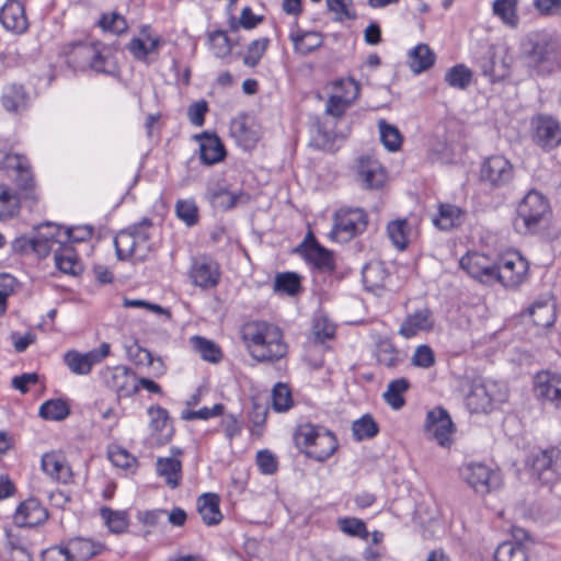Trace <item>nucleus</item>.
I'll list each match as a JSON object with an SVG mask.
<instances>
[{"instance_id":"nucleus-1","label":"nucleus","mask_w":561,"mask_h":561,"mask_svg":"<svg viewBox=\"0 0 561 561\" xmlns=\"http://www.w3.org/2000/svg\"><path fill=\"white\" fill-rule=\"evenodd\" d=\"M240 333L249 354L257 362L273 363L288 352L282 329L267 321H248L241 327Z\"/></svg>"},{"instance_id":"nucleus-2","label":"nucleus","mask_w":561,"mask_h":561,"mask_svg":"<svg viewBox=\"0 0 561 561\" xmlns=\"http://www.w3.org/2000/svg\"><path fill=\"white\" fill-rule=\"evenodd\" d=\"M59 56L75 72L92 70L98 73L114 75L118 70L110 50L99 42L65 43L59 49Z\"/></svg>"},{"instance_id":"nucleus-3","label":"nucleus","mask_w":561,"mask_h":561,"mask_svg":"<svg viewBox=\"0 0 561 561\" xmlns=\"http://www.w3.org/2000/svg\"><path fill=\"white\" fill-rule=\"evenodd\" d=\"M520 53L529 69L550 75L560 67L561 41L546 30L531 31L523 38Z\"/></svg>"},{"instance_id":"nucleus-4","label":"nucleus","mask_w":561,"mask_h":561,"mask_svg":"<svg viewBox=\"0 0 561 561\" xmlns=\"http://www.w3.org/2000/svg\"><path fill=\"white\" fill-rule=\"evenodd\" d=\"M152 229V220L145 217L139 222L119 230L114 238L117 259L134 263L146 261L153 251Z\"/></svg>"},{"instance_id":"nucleus-5","label":"nucleus","mask_w":561,"mask_h":561,"mask_svg":"<svg viewBox=\"0 0 561 561\" xmlns=\"http://www.w3.org/2000/svg\"><path fill=\"white\" fill-rule=\"evenodd\" d=\"M294 443L307 457L319 462L328 460L339 448L334 433L309 422L296 427Z\"/></svg>"},{"instance_id":"nucleus-6","label":"nucleus","mask_w":561,"mask_h":561,"mask_svg":"<svg viewBox=\"0 0 561 561\" xmlns=\"http://www.w3.org/2000/svg\"><path fill=\"white\" fill-rule=\"evenodd\" d=\"M550 215L549 199L539 191L530 190L517 204L515 229L525 234L536 233L548 222Z\"/></svg>"},{"instance_id":"nucleus-7","label":"nucleus","mask_w":561,"mask_h":561,"mask_svg":"<svg viewBox=\"0 0 561 561\" xmlns=\"http://www.w3.org/2000/svg\"><path fill=\"white\" fill-rule=\"evenodd\" d=\"M368 226V215L360 207H340L333 214V227L330 238L339 242H347L362 234Z\"/></svg>"},{"instance_id":"nucleus-8","label":"nucleus","mask_w":561,"mask_h":561,"mask_svg":"<svg viewBox=\"0 0 561 561\" xmlns=\"http://www.w3.org/2000/svg\"><path fill=\"white\" fill-rule=\"evenodd\" d=\"M505 388L493 380L474 381L466 396V407L471 413H488L495 404L506 400Z\"/></svg>"},{"instance_id":"nucleus-9","label":"nucleus","mask_w":561,"mask_h":561,"mask_svg":"<svg viewBox=\"0 0 561 561\" xmlns=\"http://www.w3.org/2000/svg\"><path fill=\"white\" fill-rule=\"evenodd\" d=\"M528 270V261L519 252H505L495 260L494 283L505 288H516L526 279Z\"/></svg>"},{"instance_id":"nucleus-10","label":"nucleus","mask_w":561,"mask_h":561,"mask_svg":"<svg viewBox=\"0 0 561 561\" xmlns=\"http://www.w3.org/2000/svg\"><path fill=\"white\" fill-rule=\"evenodd\" d=\"M531 476L542 484H554L561 480V449L550 447L534 453L529 459Z\"/></svg>"},{"instance_id":"nucleus-11","label":"nucleus","mask_w":561,"mask_h":561,"mask_svg":"<svg viewBox=\"0 0 561 561\" xmlns=\"http://www.w3.org/2000/svg\"><path fill=\"white\" fill-rule=\"evenodd\" d=\"M515 168L503 154H493L483 160L480 181L491 188H502L513 182Z\"/></svg>"},{"instance_id":"nucleus-12","label":"nucleus","mask_w":561,"mask_h":561,"mask_svg":"<svg viewBox=\"0 0 561 561\" xmlns=\"http://www.w3.org/2000/svg\"><path fill=\"white\" fill-rule=\"evenodd\" d=\"M304 260L316 270L323 273H332L335 270L333 252L322 247L309 232L304 241L295 250Z\"/></svg>"},{"instance_id":"nucleus-13","label":"nucleus","mask_w":561,"mask_h":561,"mask_svg":"<svg viewBox=\"0 0 561 561\" xmlns=\"http://www.w3.org/2000/svg\"><path fill=\"white\" fill-rule=\"evenodd\" d=\"M188 277L192 284L202 289L215 288L221 279L219 263L210 256L201 255L193 257Z\"/></svg>"},{"instance_id":"nucleus-14","label":"nucleus","mask_w":561,"mask_h":561,"mask_svg":"<svg viewBox=\"0 0 561 561\" xmlns=\"http://www.w3.org/2000/svg\"><path fill=\"white\" fill-rule=\"evenodd\" d=\"M111 353V345L106 342L101 343L98 348H93L87 353H80L70 350L64 355V363L75 375H88L94 365L100 364Z\"/></svg>"},{"instance_id":"nucleus-15","label":"nucleus","mask_w":561,"mask_h":561,"mask_svg":"<svg viewBox=\"0 0 561 561\" xmlns=\"http://www.w3.org/2000/svg\"><path fill=\"white\" fill-rule=\"evenodd\" d=\"M103 379L106 387L116 393L118 400L131 397L138 391L136 375L126 366L107 367L103 371Z\"/></svg>"},{"instance_id":"nucleus-16","label":"nucleus","mask_w":561,"mask_h":561,"mask_svg":"<svg viewBox=\"0 0 561 561\" xmlns=\"http://www.w3.org/2000/svg\"><path fill=\"white\" fill-rule=\"evenodd\" d=\"M533 139L545 150H551L561 144V126L549 115H538L533 122Z\"/></svg>"},{"instance_id":"nucleus-17","label":"nucleus","mask_w":561,"mask_h":561,"mask_svg":"<svg viewBox=\"0 0 561 561\" xmlns=\"http://www.w3.org/2000/svg\"><path fill=\"white\" fill-rule=\"evenodd\" d=\"M163 43L161 36H151L149 27L145 26L141 28V37H133L126 48L136 60L150 65L158 59Z\"/></svg>"},{"instance_id":"nucleus-18","label":"nucleus","mask_w":561,"mask_h":561,"mask_svg":"<svg viewBox=\"0 0 561 561\" xmlns=\"http://www.w3.org/2000/svg\"><path fill=\"white\" fill-rule=\"evenodd\" d=\"M425 431L428 436L434 438L440 446L445 447L451 443V434L455 431L454 423L447 412L442 407H437L427 412Z\"/></svg>"},{"instance_id":"nucleus-19","label":"nucleus","mask_w":561,"mask_h":561,"mask_svg":"<svg viewBox=\"0 0 561 561\" xmlns=\"http://www.w3.org/2000/svg\"><path fill=\"white\" fill-rule=\"evenodd\" d=\"M460 267L472 278L484 284L494 283L495 260L479 252H468L459 261Z\"/></svg>"},{"instance_id":"nucleus-20","label":"nucleus","mask_w":561,"mask_h":561,"mask_svg":"<svg viewBox=\"0 0 561 561\" xmlns=\"http://www.w3.org/2000/svg\"><path fill=\"white\" fill-rule=\"evenodd\" d=\"M466 482L476 492L485 494L500 484L499 473L483 463H470L462 470Z\"/></svg>"},{"instance_id":"nucleus-21","label":"nucleus","mask_w":561,"mask_h":561,"mask_svg":"<svg viewBox=\"0 0 561 561\" xmlns=\"http://www.w3.org/2000/svg\"><path fill=\"white\" fill-rule=\"evenodd\" d=\"M356 181L366 190H376L383 185L386 172L381 164L369 157L358 159Z\"/></svg>"},{"instance_id":"nucleus-22","label":"nucleus","mask_w":561,"mask_h":561,"mask_svg":"<svg viewBox=\"0 0 561 561\" xmlns=\"http://www.w3.org/2000/svg\"><path fill=\"white\" fill-rule=\"evenodd\" d=\"M0 22L7 31L24 34L28 30V21L23 3L8 0L0 10Z\"/></svg>"},{"instance_id":"nucleus-23","label":"nucleus","mask_w":561,"mask_h":561,"mask_svg":"<svg viewBox=\"0 0 561 561\" xmlns=\"http://www.w3.org/2000/svg\"><path fill=\"white\" fill-rule=\"evenodd\" d=\"M206 198L214 208L226 211L234 208L239 203H248L250 196L243 191L231 192L226 186L216 184L207 188Z\"/></svg>"},{"instance_id":"nucleus-24","label":"nucleus","mask_w":561,"mask_h":561,"mask_svg":"<svg viewBox=\"0 0 561 561\" xmlns=\"http://www.w3.org/2000/svg\"><path fill=\"white\" fill-rule=\"evenodd\" d=\"M48 518V511L34 497L22 502L13 516L14 524L19 527H35L45 523Z\"/></svg>"},{"instance_id":"nucleus-25","label":"nucleus","mask_w":561,"mask_h":561,"mask_svg":"<svg viewBox=\"0 0 561 561\" xmlns=\"http://www.w3.org/2000/svg\"><path fill=\"white\" fill-rule=\"evenodd\" d=\"M71 561H89L107 550L103 541L90 537H73L67 540Z\"/></svg>"},{"instance_id":"nucleus-26","label":"nucleus","mask_w":561,"mask_h":561,"mask_svg":"<svg viewBox=\"0 0 561 561\" xmlns=\"http://www.w3.org/2000/svg\"><path fill=\"white\" fill-rule=\"evenodd\" d=\"M536 396L550 402L553 407H561V376L548 371L537 374L535 378Z\"/></svg>"},{"instance_id":"nucleus-27","label":"nucleus","mask_w":561,"mask_h":561,"mask_svg":"<svg viewBox=\"0 0 561 561\" xmlns=\"http://www.w3.org/2000/svg\"><path fill=\"white\" fill-rule=\"evenodd\" d=\"M194 138L199 141V159L204 165H213L225 159V146L216 134L204 131Z\"/></svg>"},{"instance_id":"nucleus-28","label":"nucleus","mask_w":561,"mask_h":561,"mask_svg":"<svg viewBox=\"0 0 561 561\" xmlns=\"http://www.w3.org/2000/svg\"><path fill=\"white\" fill-rule=\"evenodd\" d=\"M43 471L54 481L67 484L72 479V470L65 456L59 453H46L42 457Z\"/></svg>"},{"instance_id":"nucleus-29","label":"nucleus","mask_w":561,"mask_h":561,"mask_svg":"<svg viewBox=\"0 0 561 561\" xmlns=\"http://www.w3.org/2000/svg\"><path fill=\"white\" fill-rule=\"evenodd\" d=\"M433 328V313L425 307L405 317L399 329V334L405 339H411L416 336L420 332L431 331Z\"/></svg>"},{"instance_id":"nucleus-30","label":"nucleus","mask_w":561,"mask_h":561,"mask_svg":"<svg viewBox=\"0 0 561 561\" xmlns=\"http://www.w3.org/2000/svg\"><path fill=\"white\" fill-rule=\"evenodd\" d=\"M339 85L347 87L351 89V95H331L327 102L325 111L329 115L334 117H341L344 115L347 107L357 99L359 95V84L353 79H340L337 80Z\"/></svg>"},{"instance_id":"nucleus-31","label":"nucleus","mask_w":561,"mask_h":561,"mask_svg":"<svg viewBox=\"0 0 561 561\" xmlns=\"http://www.w3.org/2000/svg\"><path fill=\"white\" fill-rule=\"evenodd\" d=\"M231 133L245 149L253 148L261 138L259 126L245 115L232 121Z\"/></svg>"},{"instance_id":"nucleus-32","label":"nucleus","mask_w":561,"mask_h":561,"mask_svg":"<svg viewBox=\"0 0 561 561\" xmlns=\"http://www.w3.org/2000/svg\"><path fill=\"white\" fill-rule=\"evenodd\" d=\"M220 499L215 493H204L197 500V511L207 526L218 525L222 519Z\"/></svg>"},{"instance_id":"nucleus-33","label":"nucleus","mask_w":561,"mask_h":561,"mask_svg":"<svg viewBox=\"0 0 561 561\" xmlns=\"http://www.w3.org/2000/svg\"><path fill=\"white\" fill-rule=\"evenodd\" d=\"M289 38L293 42L295 51L301 56L309 55L323 44L321 34L311 31H293Z\"/></svg>"},{"instance_id":"nucleus-34","label":"nucleus","mask_w":561,"mask_h":561,"mask_svg":"<svg viewBox=\"0 0 561 561\" xmlns=\"http://www.w3.org/2000/svg\"><path fill=\"white\" fill-rule=\"evenodd\" d=\"M54 259L56 267L65 274L77 275L81 272V264L71 244H59Z\"/></svg>"},{"instance_id":"nucleus-35","label":"nucleus","mask_w":561,"mask_h":561,"mask_svg":"<svg viewBox=\"0 0 561 561\" xmlns=\"http://www.w3.org/2000/svg\"><path fill=\"white\" fill-rule=\"evenodd\" d=\"M157 473L164 479L168 486L176 489L182 480V462L173 457H159L157 459Z\"/></svg>"},{"instance_id":"nucleus-36","label":"nucleus","mask_w":561,"mask_h":561,"mask_svg":"<svg viewBox=\"0 0 561 561\" xmlns=\"http://www.w3.org/2000/svg\"><path fill=\"white\" fill-rule=\"evenodd\" d=\"M435 60L436 55L427 44H419L408 54L409 67L414 73L426 71Z\"/></svg>"},{"instance_id":"nucleus-37","label":"nucleus","mask_w":561,"mask_h":561,"mask_svg":"<svg viewBox=\"0 0 561 561\" xmlns=\"http://www.w3.org/2000/svg\"><path fill=\"white\" fill-rule=\"evenodd\" d=\"M362 278L368 291H376L386 286L388 273L382 263L369 262L363 267Z\"/></svg>"},{"instance_id":"nucleus-38","label":"nucleus","mask_w":561,"mask_h":561,"mask_svg":"<svg viewBox=\"0 0 561 561\" xmlns=\"http://www.w3.org/2000/svg\"><path fill=\"white\" fill-rule=\"evenodd\" d=\"M527 313L539 328H549L556 321L554 304L549 300H536L528 307Z\"/></svg>"},{"instance_id":"nucleus-39","label":"nucleus","mask_w":561,"mask_h":561,"mask_svg":"<svg viewBox=\"0 0 561 561\" xmlns=\"http://www.w3.org/2000/svg\"><path fill=\"white\" fill-rule=\"evenodd\" d=\"M410 387L411 382L404 377L393 379L388 383L382 398L385 402L393 410H400L405 404V399L403 396L410 389Z\"/></svg>"},{"instance_id":"nucleus-40","label":"nucleus","mask_w":561,"mask_h":561,"mask_svg":"<svg viewBox=\"0 0 561 561\" xmlns=\"http://www.w3.org/2000/svg\"><path fill=\"white\" fill-rule=\"evenodd\" d=\"M461 209L451 204H440L438 214L434 217L433 224L440 230H450L461 224Z\"/></svg>"},{"instance_id":"nucleus-41","label":"nucleus","mask_w":561,"mask_h":561,"mask_svg":"<svg viewBox=\"0 0 561 561\" xmlns=\"http://www.w3.org/2000/svg\"><path fill=\"white\" fill-rule=\"evenodd\" d=\"M20 165L13 167L12 170L16 172L15 184L22 192L25 193L26 197L35 198L34 190H35V180L31 169V164L26 157L22 156L20 158Z\"/></svg>"},{"instance_id":"nucleus-42","label":"nucleus","mask_w":561,"mask_h":561,"mask_svg":"<svg viewBox=\"0 0 561 561\" xmlns=\"http://www.w3.org/2000/svg\"><path fill=\"white\" fill-rule=\"evenodd\" d=\"M375 354L378 364L388 368H397L402 363L400 351L389 339L380 340L377 343Z\"/></svg>"},{"instance_id":"nucleus-43","label":"nucleus","mask_w":561,"mask_h":561,"mask_svg":"<svg viewBox=\"0 0 561 561\" xmlns=\"http://www.w3.org/2000/svg\"><path fill=\"white\" fill-rule=\"evenodd\" d=\"M517 4L518 0H494L493 14L500 18L505 25L515 28L519 23Z\"/></svg>"},{"instance_id":"nucleus-44","label":"nucleus","mask_w":561,"mask_h":561,"mask_svg":"<svg viewBox=\"0 0 561 561\" xmlns=\"http://www.w3.org/2000/svg\"><path fill=\"white\" fill-rule=\"evenodd\" d=\"M494 559L495 561H528L526 549L518 541H504L499 545Z\"/></svg>"},{"instance_id":"nucleus-45","label":"nucleus","mask_w":561,"mask_h":561,"mask_svg":"<svg viewBox=\"0 0 561 561\" xmlns=\"http://www.w3.org/2000/svg\"><path fill=\"white\" fill-rule=\"evenodd\" d=\"M38 414L44 420L62 421L70 414V408L62 399H50L39 407Z\"/></svg>"},{"instance_id":"nucleus-46","label":"nucleus","mask_w":561,"mask_h":561,"mask_svg":"<svg viewBox=\"0 0 561 561\" xmlns=\"http://www.w3.org/2000/svg\"><path fill=\"white\" fill-rule=\"evenodd\" d=\"M378 433L379 426L370 414H364L352 424V434L356 442L374 438Z\"/></svg>"},{"instance_id":"nucleus-47","label":"nucleus","mask_w":561,"mask_h":561,"mask_svg":"<svg viewBox=\"0 0 561 561\" xmlns=\"http://www.w3.org/2000/svg\"><path fill=\"white\" fill-rule=\"evenodd\" d=\"M0 220H7L16 216L20 211V198L9 186L0 184Z\"/></svg>"},{"instance_id":"nucleus-48","label":"nucleus","mask_w":561,"mask_h":561,"mask_svg":"<svg viewBox=\"0 0 561 561\" xmlns=\"http://www.w3.org/2000/svg\"><path fill=\"white\" fill-rule=\"evenodd\" d=\"M471 80L472 71L463 64L449 68L445 73L446 83L454 89L465 90Z\"/></svg>"},{"instance_id":"nucleus-49","label":"nucleus","mask_w":561,"mask_h":561,"mask_svg":"<svg viewBox=\"0 0 561 561\" xmlns=\"http://www.w3.org/2000/svg\"><path fill=\"white\" fill-rule=\"evenodd\" d=\"M378 127L380 140L386 149L391 152L398 151L401 148L403 140L400 130L396 126L387 123L386 119H379Z\"/></svg>"},{"instance_id":"nucleus-50","label":"nucleus","mask_w":561,"mask_h":561,"mask_svg":"<svg viewBox=\"0 0 561 561\" xmlns=\"http://www.w3.org/2000/svg\"><path fill=\"white\" fill-rule=\"evenodd\" d=\"M26 93L21 84H10L5 87L1 103L8 112H18L19 108L24 105Z\"/></svg>"},{"instance_id":"nucleus-51","label":"nucleus","mask_w":561,"mask_h":561,"mask_svg":"<svg viewBox=\"0 0 561 561\" xmlns=\"http://www.w3.org/2000/svg\"><path fill=\"white\" fill-rule=\"evenodd\" d=\"M32 249L41 257H46L50 252L55 253L59 244H64L62 239H57L53 234H45L44 231H37L36 236L30 241Z\"/></svg>"},{"instance_id":"nucleus-52","label":"nucleus","mask_w":561,"mask_h":561,"mask_svg":"<svg viewBox=\"0 0 561 561\" xmlns=\"http://www.w3.org/2000/svg\"><path fill=\"white\" fill-rule=\"evenodd\" d=\"M275 291L295 296L301 291L300 276L294 272L279 273L274 282Z\"/></svg>"},{"instance_id":"nucleus-53","label":"nucleus","mask_w":561,"mask_h":561,"mask_svg":"<svg viewBox=\"0 0 561 561\" xmlns=\"http://www.w3.org/2000/svg\"><path fill=\"white\" fill-rule=\"evenodd\" d=\"M387 233L391 242L400 250L409 243L410 227L405 219H397L388 224Z\"/></svg>"},{"instance_id":"nucleus-54","label":"nucleus","mask_w":561,"mask_h":561,"mask_svg":"<svg viewBox=\"0 0 561 561\" xmlns=\"http://www.w3.org/2000/svg\"><path fill=\"white\" fill-rule=\"evenodd\" d=\"M192 343L201 357L210 363H218L222 357L220 347L213 341L202 336H193Z\"/></svg>"},{"instance_id":"nucleus-55","label":"nucleus","mask_w":561,"mask_h":561,"mask_svg":"<svg viewBox=\"0 0 561 561\" xmlns=\"http://www.w3.org/2000/svg\"><path fill=\"white\" fill-rule=\"evenodd\" d=\"M268 45L270 38L267 37H261L252 41L247 47V51L243 56V64L250 68L256 67L265 55Z\"/></svg>"},{"instance_id":"nucleus-56","label":"nucleus","mask_w":561,"mask_h":561,"mask_svg":"<svg viewBox=\"0 0 561 561\" xmlns=\"http://www.w3.org/2000/svg\"><path fill=\"white\" fill-rule=\"evenodd\" d=\"M294 405L291 391L286 383L277 382L272 390V407L276 412H287Z\"/></svg>"},{"instance_id":"nucleus-57","label":"nucleus","mask_w":561,"mask_h":561,"mask_svg":"<svg viewBox=\"0 0 561 561\" xmlns=\"http://www.w3.org/2000/svg\"><path fill=\"white\" fill-rule=\"evenodd\" d=\"M98 25L105 32L122 34L127 31L126 19L118 12L102 13Z\"/></svg>"},{"instance_id":"nucleus-58","label":"nucleus","mask_w":561,"mask_h":561,"mask_svg":"<svg viewBox=\"0 0 561 561\" xmlns=\"http://www.w3.org/2000/svg\"><path fill=\"white\" fill-rule=\"evenodd\" d=\"M209 43L217 58H226L231 54L233 43L225 31H215L209 34Z\"/></svg>"},{"instance_id":"nucleus-59","label":"nucleus","mask_w":561,"mask_h":561,"mask_svg":"<svg viewBox=\"0 0 561 561\" xmlns=\"http://www.w3.org/2000/svg\"><path fill=\"white\" fill-rule=\"evenodd\" d=\"M100 515L104 519L110 531L114 534H122L127 529L128 522L123 512L113 511L110 507H102Z\"/></svg>"},{"instance_id":"nucleus-60","label":"nucleus","mask_w":561,"mask_h":561,"mask_svg":"<svg viewBox=\"0 0 561 561\" xmlns=\"http://www.w3.org/2000/svg\"><path fill=\"white\" fill-rule=\"evenodd\" d=\"M335 324L325 316H316L312 323V334L314 341L323 343L325 340L333 339L335 335Z\"/></svg>"},{"instance_id":"nucleus-61","label":"nucleus","mask_w":561,"mask_h":561,"mask_svg":"<svg viewBox=\"0 0 561 561\" xmlns=\"http://www.w3.org/2000/svg\"><path fill=\"white\" fill-rule=\"evenodd\" d=\"M175 213L188 227L198 222V207L193 199H179L175 205Z\"/></svg>"},{"instance_id":"nucleus-62","label":"nucleus","mask_w":561,"mask_h":561,"mask_svg":"<svg viewBox=\"0 0 561 561\" xmlns=\"http://www.w3.org/2000/svg\"><path fill=\"white\" fill-rule=\"evenodd\" d=\"M353 0H327V8L335 14L334 21L355 20L356 12L353 10Z\"/></svg>"},{"instance_id":"nucleus-63","label":"nucleus","mask_w":561,"mask_h":561,"mask_svg":"<svg viewBox=\"0 0 561 561\" xmlns=\"http://www.w3.org/2000/svg\"><path fill=\"white\" fill-rule=\"evenodd\" d=\"M337 524L340 529L350 536L358 537L362 539L368 538L369 533L367 530L366 524L362 519L356 517H344L340 518Z\"/></svg>"},{"instance_id":"nucleus-64","label":"nucleus","mask_w":561,"mask_h":561,"mask_svg":"<svg viewBox=\"0 0 561 561\" xmlns=\"http://www.w3.org/2000/svg\"><path fill=\"white\" fill-rule=\"evenodd\" d=\"M150 416L149 427L152 433H162L167 427L170 415L167 409L160 405H150L147 410Z\"/></svg>"}]
</instances>
